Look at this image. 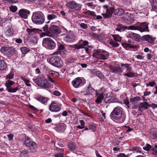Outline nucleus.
Segmentation results:
<instances>
[{
  "instance_id": "obj_11",
  "label": "nucleus",
  "mask_w": 157,
  "mask_h": 157,
  "mask_svg": "<svg viewBox=\"0 0 157 157\" xmlns=\"http://www.w3.org/2000/svg\"><path fill=\"white\" fill-rule=\"evenodd\" d=\"M127 37L137 41H140V36L136 33L132 32L129 33L127 35Z\"/></svg>"
},
{
  "instance_id": "obj_28",
  "label": "nucleus",
  "mask_w": 157,
  "mask_h": 157,
  "mask_svg": "<svg viewBox=\"0 0 157 157\" xmlns=\"http://www.w3.org/2000/svg\"><path fill=\"white\" fill-rule=\"evenodd\" d=\"M104 97L102 94L98 95L97 98L95 101V102L97 104L101 103L102 101V100L103 99Z\"/></svg>"
},
{
  "instance_id": "obj_9",
  "label": "nucleus",
  "mask_w": 157,
  "mask_h": 157,
  "mask_svg": "<svg viewBox=\"0 0 157 157\" xmlns=\"http://www.w3.org/2000/svg\"><path fill=\"white\" fill-rule=\"evenodd\" d=\"M29 13L30 12L29 10L25 9H23L19 11L18 14L21 17L26 19L28 17V15Z\"/></svg>"
},
{
  "instance_id": "obj_47",
  "label": "nucleus",
  "mask_w": 157,
  "mask_h": 157,
  "mask_svg": "<svg viewBox=\"0 0 157 157\" xmlns=\"http://www.w3.org/2000/svg\"><path fill=\"white\" fill-rule=\"evenodd\" d=\"M29 30V32H40L42 31L38 29H28Z\"/></svg>"
},
{
  "instance_id": "obj_42",
  "label": "nucleus",
  "mask_w": 157,
  "mask_h": 157,
  "mask_svg": "<svg viewBox=\"0 0 157 157\" xmlns=\"http://www.w3.org/2000/svg\"><path fill=\"white\" fill-rule=\"evenodd\" d=\"M90 128L93 132H95L96 130V126L95 124L93 123H91L90 124Z\"/></svg>"
},
{
  "instance_id": "obj_27",
  "label": "nucleus",
  "mask_w": 157,
  "mask_h": 157,
  "mask_svg": "<svg viewBox=\"0 0 157 157\" xmlns=\"http://www.w3.org/2000/svg\"><path fill=\"white\" fill-rule=\"evenodd\" d=\"M14 83V82L10 79L7 80L6 82L5 86L7 88L10 87Z\"/></svg>"
},
{
  "instance_id": "obj_50",
  "label": "nucleus",
  "mask_w": 157,
  "mask_h": 157,
  "mask_svg": "<svg viewBox=\"0 0 157 157\" xmlns=\"http://www.w3.org/2000/svg\"><path fill=\"white\" fill-rule=\"evenodd\" d=\"M95 74L99 78H102L103 77V76L101 73L99 71H97L95 72Z\"/></svg>"
},
{
  "instance_id": "obj_44",
  "label": "nucleus",
  "mask_w": 157,
  "mask_h": 157,
  "mask_svg": "<svg viewBox=\"0 0 157 157\" xmlns=\"http://www.w3.org/2000/svg\"><path fill=\"white\" fill-rule=\"evenodd\" d=\"M123 47L124 48H134L135 46L132 45L130 44H129L127 43H124L122 44Z\"/></svg>"
},
{
  "instance_id": "obj_8",
  "label": "nucleus",
  "mask_w": 157,
  "mask_h": 157,
  "mask_svg": "<svg viewBox=\"0 0 157 157\" xmlns=\"http://www.w3.org/2000/svg\"><path fill=\"white\" fill-rule=\"evenodd\" d=\"M49 109L52 112H58L61 110L60 107L54 102H52L49 107Z\"/></svg>"
},
{
  "instance_id": "obj_15",
  "label": "nucleus",
  "mask_w": 157,
  "mask_h": 157,
  "mask_svg": "<svg viewBox=\"0 0 157 157\" xmlns=\"http://www.w3.org/2000/svg\"><path fill=\"white\" fill-rule=\"evenodd\" d=\"M109 68L112 73H121L123 71L119 67L111 66L109 67Z\"/></svg>"
},
{
  "instance_id": "obj_23",
  "label": "nucleus",
  "mask_w": 157,
  "mask_h": 157,
  "mask_svg": "<svg viewBox=\"0 0 157 157\" xmlns=\"http://www.w3.org/2000/svg\"><path fill=\"white\" fill-rule=\"evenodd\" d=\"M83 13L90 17H94L96 15L94 12L90 10H87L83 12Z\"/></svg>"
},
{
  "instance_id": "obj_14",
  "label": "nucleus",
  "mask_w": 157,
  "mask_h": 157,
  "mask_svg": "<svg viewBox=\"0 0 157 157\" xmlns=\"http://www.w3.org/2000/svg\"><path fill=\"white\" fill-rule=\"evenodd\" d=\"M137 30H139L141 32L148 31V26L147 24L144 23L140 24V26L137 27Z\"/></svg>"
},
{
  "instance_id": "obj_21",
  "label": "nucleus",
  "mask_w": 157,
  "mask_h": 157,
  "mask_svg": "<svg viewBox=\"0 0 157 157\" xmlns=\"http://www.w3.org/2000/svg\"><path fill=\"white\" fill-rule=\"evenodd\" d=\"M11 50V48L8 47H3L1 48V52L2 53H10Z\"/></svg>"
},
{
  "instance_id": "obj_57",
  "label": "nucleus",
  "mask_w": 157,
  "mask_h": 157,
  "mask_svg": "<svg viewBox=\"0 0 157 157\" xmlns=\"http://www.w3.org/2000/svg\"><path fill=\"white\" fill-rule=\"evenodd\" d=\"M152 139L155 140L157 139V132H154L152 134Z\"/></svg>"
},
{
  "instance_id": "obj_29",
  "label": "nucleus",
  "mask_w": 157,
  "mask_h": 157,
  "mask_svg": "<svg viewBox=\"0 0 157 157\" xmlns=\"http://www.w3.org/2000/svg\"><path fill=\"white\" fill-rule=\"evenodd\" d=\"M140 98L139 96L134 97L133 98H131L130 99V101L132 105L134 104L137 101L140 100Z\"/></svg>"
},
{
  "instance_id": "obj_3",
  "label": "nucleus",
  "mask_w": 157,
  "mask_h": 157,
  "mask_svg": "<svg viewBox=\"0 0 157 157\" xmlns=\"http://www.w3.org/2000/svg\"><path fill=\"white\" fill-rule=\"evenodd\" d=\"M109 53L103 50H98L93 54V56L96 59L105 60L107 59Z\"/></svg>"
},
{
  "instance_id": "obj_55",
  "label": "nucleus",
  "mask_w": 157,
  "mask_h": 157,
  "mask_svg": "<svg viewBox=\"0 0 157 157\" xmlns=\"http://www.w3.org/2000/svg\"><path fill=\"white\" fill-rule=\"evenodd\" d=\"M50 73L51 74L55 75L56 76H59V74L58 72H57L55 71H50Z\"/></svg>"
},
{
  "instance_id": "obj_52",
  "label": "nucleus",
  "mask_w": 157,
  "mask_h": 157,
  "mask_svg": "<svg viewBox=\"0 0 157 157\" xmlns=\"http://www.w3.org/2000/svg\"><path fill=\"white\" fill-rule=\"evenodd\" d=\"M152 8L155 9H157V0H153Z\"/></svg>"
},
{
  "instance_id": "obj_56",
  "label": "nucleus",
  "mask_w": 157,
  "mask_h": 157,
  "mask_svg": "<svg viewBox=\"0 0 157 157\" xmlns=\"http://www.w3.org/2000/svg\"><path fill=\"white\" fill-rule=\"evenodd\" d=\"M90 36L93 37L95 38V39H98V35L97 34H96L94 33H92L90 34Z\"/></svg>"
},
{
  "instance_id": "obj_31",
  "label": "nucleus",
  "mask_w": 157,
  "mask_h": 157,
  "mask_svg": "<svg viewBox=\"0 0 157 157\" xmlns=\"http://www.w3.org/2000/svg\"><path fill=\"white\" fill-rule=\"evenodd\" d=\"M20 50L22 53L23 54H25L27 53L29 51V49L26 47H24L21 48Z\"/></svg>"
},
{
  "instance_id": "obj_62",
  "label": "nucleus",
  "mask_w": 157,
  "mask_h": 157,
  "mask_svg": "<svg viewBox=\"0 0 157 157\" xmlns=\"http://www.w3.org/2000/svg\"><path fill=\"white\" fill-rule=\"evenodd\" d=\"M151 94L150 91H146L144 93V95L142 96V98H144V96L149 95Z\"/></svg>"
},
{
  "instance_id": "obj_49",
  "label": "nucleus",
  "mask_w": 157,
  "mask_h": 157,
  "mask_svg": "<svg viewBox=\"0 0 157 157\" xmlns=\"http://www.w3.org/2000/svg\"><path fill=\"white\" fill-rule=\"evenodd\" d=\"M72 47L76 49H79L82 48V45H81V44H76L72 45Z\"/></svg>"
},
{
  "instance_id": "obj_5",
  "label": "nucleus",
  "mask_w": 157,
  "mask_h": 157,
  "mask_svg": "<svg viewBox=\"0 0 157 157\" xmlns=\"http://www.w3.org/2000/svg\"><path fill=\"white\" fill-rule=\"evenodd\" d=\"M103 13L101 14L105 18H106L110 17L114 11V9L113 7H110L107 5H104L103 6Z\"/></svg>"
},
{
  "instance_id": "obj_61",
  "label": "nucleus",
  "mask_w": 157,
  "mask_h": 157,
  "mask_svg": "<svg viewBox=\"0 0 157 157\" xmlns=\"http://www.w3.org/2000/svg\"><path fill=\"white\" fill-rule=\"evenodd\" d=\"M88 44V42L86 40H85L83 41L82 44H81V45H82V48H83L85 46L87 45Z\"/></svg>"
},
{
  "instance_id": "obj_48",
  "label": "nucleus",
  "mask_w": 157,
  "mask_h": 157,
  "mask_svg": "<svg viewBox=\"0 0 157 157\" xmlns=\"http://www.w3.org/2000/svg\"><path fill=\"white\" fill-rule=\"evenodd\" d=\"M43 30L44 31L46 32L48 34L49 33V29H48V26L47 25H46L43 27Z\"/></svg>"
},
{
  "instance_id": "obj_18",
  "label": "nucleus",
  "mask_w": 157,
  "mask_h": 157,
  "mask_svg": "<svg viewBox=\"0 0 157 157\" xmlns=\"http://www.w3.org/2000/svg\"><path fill=\"white\" fill-rule=\"evenodd\" d=\"M39 85L43 87L48 88L49 87V85L46 80L45 79H42L40 80L39 82Z\"/></svg>"
},
{
  "instance_id": "obj_25",
  "label": "nucleus",
  "mask_w": 157,
  "mask_h": 157,
  "mask_svg": "<svg viewBox=\"0 0 157 157\" xmlns=\"http://www.w3.org/2000/svg\"><path fill=\"white\" fill-rule=\"evenodd\" d=\"M7 68L6 64L2 60L0 59V71H3Z\"/></svg>"
},
{
  "instance_id": "obj_40",
  "label": "nucleus",
  "mask_w": 157,
  "mask_h": 157,
  "mask_svg": "<svg viewBox=\"0 0 157 157\" xmlns=\"http://www.w3.org/2000/svg\"><path fill=\"white\" fill-rule=\"evenodd\" d=\"M14 76L13 72L11 71L10 73L6 76V79H12Z\"/></svg>"
},
{
  "instance_id": "obj_34",
  "label": "nucleus",
  "mask_w": 157,
  "mask_h": 157,
  "mask_svg": "<svg viewBox=\"0 0 157 157\" xmlns=\"http://www.w3.org/2000/svg\"><path fill=\"white\" fill-rule=\"evenodd\" d=\"M121 66L122 67H124L123 68V69H126L127 70H131L132 69V68L131 67H130L129 65L128 64H121Z\"/></svg>"
},
{
  "instance_id": "obj_2",
  "label": "nucleus",
  "mask_w": 157,
  "mask_h": 157,
  "mask_svg": "<svg viewBox=\"0 0 157 157\" xmlns=\"http://www.w3.org/2000/svg\"><path fill=\"white\" fill-rule=\"evenodd\" d=\"M44 15L41 12H35L33 13L32 21L36 24H42L44 21Z\"/></svg>"
},
{
  "instance_id": "obj_7",
  "label": "nucleus",
  "mask_w": 157,
  "mask_h": 157,
  "mask_svg": "<svg viewBox=\"0 0 157 157\" xmlns=\"http://www.w3.org/2000/svg\"><path fill=\"white\" fill-rule=\"evenodd\" d=\"M66 6L68 8L75 9L78 11L81 10L82 8V5L77 3L74 1H72L67 3Z\"/></svg>"
},
{
  "instance_id": "obj_6",
  "label": "nucleus",
  "mask_w": 157,
  "mask_h": 157,
  "mask_svg": "<svg viewBox=\"0 0 157 157\" xmlns=\"http://www.w3.org/2000/svg\"><path fill=\"white\" fill-rule=\"evenodd\" d=\"M49 62L52 65L57 67H61L63 64L62 60L56 56H52L49 60Z\"/></svg>"
},
{
  "instance_id": "obj_20",
  "label": "nucleus",
  "mask_w": 157,
  "mask_h": 157,
  "mask_svg": "<svg viewBox=\"0 0 157 157\" xmlns=\"http://www.w3.org/2000/svg\"><path fill=\"white\" fill-rule=\"evenodd\" d=\"M66 125L62 123L56 126V129L59 132L64 131L66 129Z\"/></svg>"
},
{
  "instance_id": "obj_17",
  "label": "nucleus",
  "mask_w": 157,
  "mask_h": 157,
  "mask_svg": "<svg viewBox=\"0 0 157 157\" xmlns=\"http://www.w3.org/2000/svg\"><path fill=\"white\" fill-rule=\"evenodd\" d=\"M81 82L82 80L81 78L79 77H78L72 82V84L75 88H77Z\"/></svg>"
},
{
  "instance_id": "obj_37",
  "label": "nucleus",
  "mask_w": 157,
  "mask_h": 157,
  "mask_svg": "<svg viewBox=\"0 0 157 157\" xmlns=\"http://www.w3.org/2000/svg\"><path fill=\"white\" fill-rule=\"evenodd\" d=\"M64 47L63 46L62 44H60L59 47L58 49L59 51L57 52H55L54 53L53 55H57L59 54L60 51L62 50H63L64 49Z\"/></svg>"
},
{
  "instance_id": "obj_38",
  "label": "nucleus",
  "mask_w": 157,
  "mask_h": 157,
  "mask_svg": "<svg viewBox=\"0 0 157 157\" xmlns=\"http://www.w3.org/2000/svg\"><path fill=\"white\" fill-rule=\"evenodd\" d=\"M113 37L115 41L118 42L121 41V37L118 35H113Z\"/></svg>"
},
{
  "instance_id": "obj_35",
  "label": "nucleus",
  "mask_w": 157,
  "mask_h": 157,
  "mask_svg": "<svg viewBox=\"0 0 157 157\" xmlns=\"http://www.w3.org/2000/svg\"><path fill=\"white\" fill-rule=\"evenodd\" d=\"M18 87H17L14 88H7L6 90L9 92L14 93L18 90Z\"/></svg>"
},
{
  "instance_id": "obj_30",
  "label": "nucleus",
  "mask_w": 157,
  "mask_h": 157,
  "mask_svg": "<svg viewBox=\"0 0 157 157\" xmlns=\"http://www.w3.org/2000/svg\"><path fill=\"white\" fill-rule=\"evenodd\" d=\"M124 75L127 76L128 78H132L137 76V74L135 73L129 72L124 74Z\"/></svg>"
},
{
  "instance_id": "obj_22",
  "label": "nucleus",
  "mask_w": 157,
  "mask_h": 157,
  "mask_svg": "<svg viewBox=\"0 0 157 157\" xmlns=\"http://www.w3.org/2000/svg\"><path fill=\"white\" fill-rule=\"evenodd\" d=\"M37 100L43 104H45L47 102L48 99L43 96H40L37 98Z\"/></svg>"
},
{
  "instance_id": "obj_26",
  "label": "nucleus",
  "mask_w": 157,
  "mask_h": 157,
  "mask_svg": "<svg viewBox=\"0 0 157 157\" xmlns=\"http://www.w3.org/2000/svg\"><path fill=\"white\" fill-rule=\"evenodd\" d=\"M114 14L116 15L121 16L124 13V10L121 9H117L114 11Z\"/></svg>"
},
{
  "instance_id": "obj_46",
  "label": "nucleus",
  "mask_w": 157,
  "mask_h": 157,
  "mask_svg": "<svg viewBox=\"0 0 157 157\" xmlns=\"http://www.w3.org/2000/svg\"><path fill=\"white\" fill-rule=\"evenodd\" d=\"M151 146L148 144H147L143 147V149L146 151H149L151 148Z\"/></svg>"
},
{
  "instance_id": "obj_58",
  "label": "nucleus",
  "mask_w": 157,
  "mask_h": 157,
  "mask_svg": "<svg viewBox=\"0 0 157 157\" xmlns=\"http://www.w3.org/2000/svg\"><path fill=\"white\" fill-rule=\"evenodd\" d=\"M48 79L50 82L53 83L55 85H56V83L55 81L49 76H48Z\"/></svg>"
},
{
  "instance_id": "obj_43",
  "label": "nucleus",
  "mask_w": 157,
  "mask_h": 157,
  "mask_svg": "<svg viewBox=\"0 0 157 157\" xmlns=\"http://www.w3.org/2000/svg\"><path fill=\"white\" fill-rule=\"evenodd\" d=\"M9 9L11 12H15L17 11V8L16 6H11L9 7Z\"/></svg>"
},
{
  "instance_id": "obj_64",
  "label": "nucleus",
  "mask_w": 157,
  "mask_h": 157,
  "mask_svg": "<svg viewBox=\"0 0 157 157\" xmlns=\"http://www.w3.org/2000/svg\"><path fill=\"white\" fill-rule=\"evenodd\" d=\"M7 136L9 140H10L13 139V135L12 134H9L7 135Z\"/></svg>"
},
{
  "instance_id": "obj_13",
  "label": "nucleus",
  "mask_w": 157,
  "mask_h": 157,
  "mask_svg": "<svg viewBox=\"0 0 157 157\" xmlns=\"http://www.w3.org/2000/svg\"><path fill=\"white\" fill-rule=\"evenodd\" d=\"M25 144L27 146L30 147L31 149L35 148L36 147L35 143L34 142L31 141L28 139L25 141Z\"/></svg>"
},
{
  "instance_id": "obj_51",
  "label": "nucleus",
  "mask_w": 157,
  "mask_h": 157,
  "mask_svg": "<svg viewBox=\"0 0 157 157\" xmlns=\"http://www.w3.org/2000/svg\"><path fill=\"white\" fill-rule=\"evenodd\" d=\"M109 44L114 47H117L119 46V44L117 43L114 42L113 41H110Z\"/></svg>"
},
{
  "instance_id": "obj_12",
  "label": "nucleus",
  "mask_w": 157,
  "mask_h": 157,
  "mask_svg": "<svg viewBox=\"0 0 157 157\" xmlns=\"http://www.w3.org/2000/svg\"><path fill=\"white\" fill-rule=\"evenodd\" d=\"M143 40L147 41L150 44L153 43L155 40V39L153 38L149 35H147L142 36Z\"/></svg>"
},
{
  "instance_id": "obj_41",
  "label": "nucleus",
  "mask_w": 157,
  "mask_h": 157,
  "mask_svg": "<svg viewBox=\"0 0 157 157\" xmlns=\"http://www.w3.org/2000/svg\"><path fill=\"white\" fill-rule=\"evenodd\" d=\"M57 16L56 15L51 14L48 15L47 18L49 20H52L56 18Z\"/></svg>"
},
{
  "instance_id": "obj_45",
  "label": "nucleus",
  "mask_w": 157,
  "mask_h": 157,
  "mask_svg": "<svg viewBox=\"0 0 157 157\" xmlns=\"http://www.w3.org/2000/svg\"><path fill=\"white\" fill-rule=\"evenodd\" d=\"M29 155L27 151H23L21 153V157H28Z\"/></svg>"
},
{
  "instance_id": "obj_33",
  "label": "nucleus",
  "mask_w": 157,
  "mask_h": 157,
  "mask_svg": "<svg viewBox=\"0 0 157 157\" xmlns=\"http://www.w3.org/2000/svg\"><path fill=\"white\" fill-rule=\"evenodd\" d=\"M12 30V29L11 28L7 29L5 32L6 35L8 36H11L13 34Z\"/></svg>"
},
{
  "instance_id": "obj_32",
  "label": "nucleus",
  "mask_w": 157,
  "mask_h": 157,
  "mask_svg": "<svg viewBox=\"0 0 157 157\" xmlns=\"http://www.w3.org/2000/svg\"><path fill=\"white\" fill-rule=\"evenodd\" d=\"M68 147L70 150L74 151L75 148V144L73 142H70L68 145Z\"/></svg>"
},
{
  "instance_id": "obj_4",
  "label": "nucleus",
  "mask_w": 157,
  "mask_h": 157,
  "mask_svg": "<svg viewBox=\"0 0 157 157\" xmlns=\"http://www.w3.org/2000/svg\"><path fill=\"white\" fill-rule=\"evenodd\" d=\"M43 46L50 49H53L56 47L55 43L52 39L48 38L43 39Z\"/></svg>"
},
{
  "instance_id": "obj_19",
  "label": "nucleus",
  "mask_w": 157,
  "mask_h": 157,
  "mask_svg": "<svg viewBox=\"0 0 157 157\" xmlns=\"http://www.w3.org/2000/svg\"><path fill=\"white\" fill-rule=\"evenodd\" d=\"M104 101L106 103H112L116 102L117 99L111 96H109L104 98Z\"/></svg>"
},
{
  "instance_id": "obj_1",
  "label": "nucleus",
  "mask_w": 157,
  "mask_h": 157,
  "mask_svg": "<svg viewBox=\"0 0 157 157\" xmlns=\"http://www.w3.org/2000/svg\"><path fill=\"white\" fill-rule=\"evenodd\" d=\"M111 118L119 120L120 123L123 122L126 118L125 114L123 112L122 108L119 106L116 107L110 114Z\"/></svg>"
},
{
  "instance_id": "obj_39",
  "label": "nucleus",
  "mask_w": 157,
  "mask_h": 157,
  "mask_svg": "<svg viewBox=\"0 0 157 157\" xmlns=\"http://www.w3.org/2000/svg\"><path fill=\"white\" fill-rule=\"evenodd\" d=\"M21 79L24 81L25 84L27 86H31V84L30 83H29L30 81L29 80L23 77H21Z\"/></svg>"
},
{
  "instance_id": "obj_24",
  "label": "nucleus",
  "mask_w": 157,
  "mask_h": 157,
  "mask_svg": "<svg viewBox=\"0 0 157 157\" xmlns=\"http://www.w3.org/2000/svg\"><path fill=\"white\" fill-rule=\"evenodd\" d=\"M149 106V105L147 102H143L140 105L139 108L140 109L139 110H143L147 109L148 108V107Z\"/></svg>"
},
{
  "instance_id": "obj_60",
  "label": "nucleus",
  "mask_w": 157,
  "mask_h": 157,
  "mask_svg": "<svg viewBox=\"0 0 157 157\" xmlns=\"http://www.w3.org/2000/svg\"><path fill=\"white\" fill-rule=\"evenodd\" d=\"M136 57L138 59H143L144 58V56L140 55H138L136 56Z\"/></svg>"
},
{
  "instance_id": "obj_36",
  "label": "nucleus",
  "mask_w": 157,
  "mask_h": 157,
  "mask_svg": "<svg viewBox=\"0 0 157 157\" xmlns=\"http://www.w3.org/2000/svg\"><path fill=\"white\" fill-rule=\"evenodd\" d=\"M124 28L125 29L128 30H137V27L133 25H131L128 26H126L124 27Z\"/></svg>"
},
{
  "instance_id": "obj_63",
  "label": "nucleus",
  "mask_w": 157,
  "mask_h": 157,
  "mask_svg": "<svg viewBox=\"0 0 157 157\" xmlns=\"http://www.w3.org/2000/svg\"><path fill=\"white\" fill-rule=\"evenodd\" d=\"M63 154L61 153H58L55 155V157H62L63 156Z\"/></svg>"
},
{
  "instance_id": "obj_10",
  "label": "nucleus",
  "mask_w": 157,
  "mask_h": 157,
  "mask_svg": "<svg viewBox=\"0 0 157 157\" xmlns=\"http://www.w3.org/2000/svg\"><path fill=\"white\" fill-rule=\"evenodd\" d=\"M60 32V29L57 26L52 25L49 28V33L53 34H58Z\"/></svg>"
},
{
  "instance_id": "obj_53",
  "label": "nucleus",
  "mask_w": 157,
  "mask_h": 157,
  "mask_svg": "<svg viewBox=\"0 0 157 157\" xmlns=\"http://www.w3.org/2000/svg\"><path fill=\"white\" fill-rule=\"evenodd\" d=\"M124 27L122 25H119L118 26L116 30L118 31L121 32L124 29Z\"/></svg>"
},
{
  "instance_id": "obj_16",
  "label": "nucleus",
  "mask_w": 157,
  "mask_h": 157,
  "mask_svg": "<svg viewBox=\"0 0 157 157\" xmlns=\"http://www.w3.org/2000/svg\"><path fill=\"white\" fill-rule=\"evenodd\" d=\"M75 39V37L73 33H69L64 38V40L68 42H72Z\"/></svg>"
},
{
  "instance_id": "obj_59",
  "label": "nucleus",
  "mask_w": 157,
  "mask_h": 157,
  "mask_svg": "<svg viewBox=\"0 0 157 157\" xmlns=\"http://www.w3.org/2000/svg\"><path fill=\"white\" fill-rule=\"evenodd\" d=\"M53 94L56 96H59L61 94L58 91L56 90L53 92Z\"/></svg>"
},
{
  "instance_id": "obj_54",
  "label": "nucleus",
  "mask_w": 157,
  "mask_h": 157,
  "mask_svg": "<svg viewBox=\"0 0 157 157\" xmlns=\"http://www.w3.org/2000/svg\"><path fill=\"white\" fill-rule=\"evenodd\" d=\"M80 26L82 29H86L87 28V25L84 23H81L80 25Z\"/></svg>"
}]
</instances>
